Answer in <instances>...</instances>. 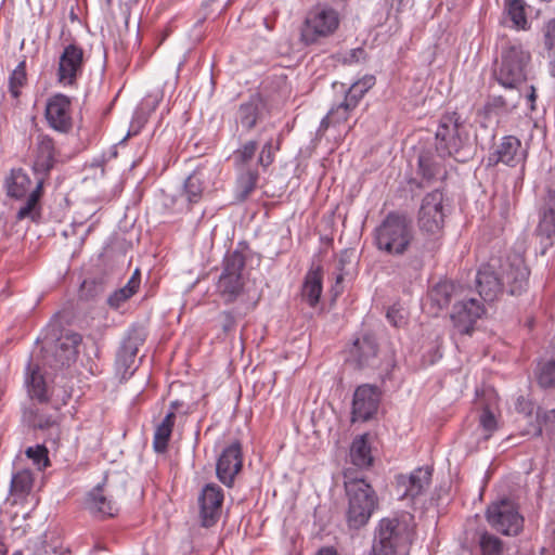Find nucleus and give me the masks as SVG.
Listing matches in <instances>:
<instances>
[{"label":"nucleus","mask_w":555,"mask_h":555,"mask_svg":"<svg viewBox=\"0 0 555 555\" xmlns=\"http://www.w3.org/2000/svg\"><path fill=\"white\" fill-rule=\"evenodd\" d=\"M55 164L56 149L53 139L48 134H38L31 153V169L36 176V185L27 201L16 211V221L25 219L36 223L40 221L42 210L40 199L43 194V184Z\"/></svg>","instance_id":"1"},{"label":"nucleus","mask_w":555,"mask_h":555,"mask_svg":"<svg viewBox=\"0 0 555 555\" xmlns=\"http://www.w3.org/2000/svg\"><path fill=\"white\" fill-rule=\"evenodd\" d=\"M376 248L389 256L401 257L412 247L415 232L412 221L403 214L391 211L374 230Z\"/></svg>","instance_id":"2"},{"label":"nucleus","mask_w":555,"mask_h":555,"mask_svg":"<svg viewBox=\"0 0 555 555\" xmlns=\"http://www.w3.org/2000/svg\"><path fill=\"white\" fill-rule=\"evenodd\" d=\"M470 146L469 127L457 112L441 116L436 131V150L441 157H457Z\"/></svg>","instance_id":"3"},{"label":"nucleus","mask_w":555,"mask_h":555,"mask_svg":"<svg viewBox=\"0 0 555 555\" xmlns=\"http://www.w3.org/2000/svg\"><path fill=\"white\" fill-rule=\"evenodd\" d=\"M531 55L519 42H508L503 47L501 61L494 70L498 82L504 88L514 89L522 83L528 74Z\"/></svg>","instance_id":"4"},{"label":"nucleus","mask_w":555,"mask_h":555,"mask_svg":"<svg viewBox=\"0 0 555 555\" xmlns=\"http://www.w3.org/2000/svg\"><path fill=\"white\" fill-rule=\"evenodd\" d=\"M411 537V530L404 521L397 518H383L375 530L374 554L405 555Z\"/></svg>","instance_id":"5"},{"label":"nucleus","mask_w":555,"mask_h":555,"mask_svg":"<svg viewBox=\"0 0 555 555\" xmlns=\"http://www.w3.org/2000/svg\"><path fill=\"white\" fill-rule=\"evenodd\" d=\"M345 488L349 498V525L354 528L364 526L377 505L375 491L362 478L347 479Z\"/></svg>","instance_id":"6"},{"label":"nucleus","mask_w":555,"mask_h":555,"mask_svg":"<svg viewBox=\"0 0 555 555\" xmlns=\"http://www.w3.org/2000/svg\"><path fill=\"white\" fill-rule=\"evenodd\" d=\"M339 25L338 13L328 7L318 5L311 10L300 30L301 41L309 46L335 33Z\"/></svg>","instance_id":"7"},{"label":"nucleus","mask_w":555,"mask_h":555,"mask_svg":"<svg viewBox=\"0 0 555 555\" xmlns=\"http://www.w3.org/2000/svg\"><path fill=\"white\" fill-rule=\"evenodd\" d=\"M244 267L245 257L241 251L234 250L225 255L223 270L217 283V291L225 304L233 302L242 293Z\"/></svg>","instance_id":"8"},{"label":"nucleus","mask_w":555,"mask_h":555,"mask_svg":"<svg viewBox=\"0 0 555 555\" xmlns=\"http://www.w3.org/2000/svg\"><path fill=\"white\" fill-rule=\"evenodd\" d=\"M487 520L492 528L505 535H517L524 527V517L509 499H502L487 508Z\"/></svg>","instance_id":"9"},{"label":"nucleus","mask_w":555,"mask_h":555,"mask_svg":"<svg viewBox=\"0 0 555 555\" xmlns=\"http://www.w3.org/2000/svg\"><path fill=\"white\" fill-rule=\"evenodd\" d=\"M499 274L504 287L511 295H519L528 287L530 271L524 256L520 254H508L502 259Z\"/></svg>","instance_id":"10"},{"label":"nucleus","mask_w":555,"mask_h":555,"mask_svg":"<svg viewBox=\"0 0 555 555\" xmlns=\"http://www.w3.org/2000/svg\"><path fill=\"white\" fill-rule=\"evenodd\" d=\"M85 66V51L75 43L64 47L57 64L56 81L62 87H74Z\"/></svg>","instance_id":"11"},{"label":"nucleus","mask_w":555,"mask_h":555,"mask_svg":"<svg viewBox=\"0 0 555 555\" xmlns=\"http://www.w3.org/2000/svg\"><path fill=\"white\" fill-rule=\"evenodd\" d=\"M81 335L74 332H67L61 335L51 346L44 341V348L50 353L47 357V363L55 369H62L70 365L78 354V346L81 343Z\"/></svg>","instance_id":"12"},{"label":"nucleus","mask_w":555,"mask_h":555,"mask_svg":"<svg viewBox=\"0 0 555 555\" xmlns=\"http://www.w3.org/2000/svg\"><path fill=\"white\" fill-rule=\"evenodd\" d=\"M44 117L54 131L68 133L73 129L72 99L63 93H55L48 98Z\"/></svg>","instance_id":"13"},{"label":"nucleus","mask_w":555,"mask_h":555,"mask_svg":"<svg viewBox=\"0 0 555 555\" xmlns=\"http://www.w3.org/2000/svg\"><path fill=\"white\" fill-rule=\"evenodd\" d=\"M444 207L442 192L435 190L425 195L418 211V224L422 231L439 232L444 223Z\"/></svg>","instance_id":"14"},{"label":"nucleus","mask_w":555,"mask_h":555,"mask_svg":"<svg viewBox=\"0 0 555 555\" xmlns=\"http://www.w3.org/2000/svg\"><path fill=\"white\" fill-rule=\"evenodd\" d=\"M382 392L377 386L363 384L357 387L352 400V422H366L378 410Z\"/></svg>","instance_id":"15"},{"label":"nucleus","mask_w":555,"mask_h":555,"mask_svg":"<svg viewBox=\"0 0 555 555\" xmlns=\"http://www.w3.org/2000/svg\"><path fill=\"white\" fill-rule=\"evenodd\" d=\"M223 490L215 483L206 485L199 496V517L203 527L209 528L219 520L223 504Z\"/></svg>","instance_id":"16"},{"label":"nucleus","mask_w":555,"mask_h":555,"mask_svg":"<svg viewBox=\"0 0 555 555\" xmlns=\"http://www.w3.org/2000/svg\"><path fill=\"white\" fill-rule=\"evenodd\" d=\"M483 313L485 308L478 299L463 298L454 304L451 320L460 334H470Z\"/></svg>","instance_id":"17"},{"label":"nucleus","mask_w":555,"mask_h":555,"mask_svg":"<svg viewBox=\"0 0 555 555\" xmlns=\"http://www.w3.org/2000/svg\"><path fill=\"white\" fill-rule=\"evenodd\" d=\"M242 446L238 441L232 442L224 448L218 457L216 473L218 479L228 487H231L234 477L242 468Z\"/></svg>","instance_id":"18"},{"label":"nucleus","mask_w":555,"mask_h":555,"mask_svg":"<svg viewBox=\"0 0 555 555\" xmlns=\"http://www.w3.org/2000/svg\"><path fill=\"white\" fill-rule=\"evenodd\" d=\"M526 151L521 147L520 140L515 135H505L500 144L488 156V166L502 163L509 167L521 164L526 158Z\"/></svg>","instance_id":"19"},{"label":"nucleus","mask_w":555,"mask_h":555,"mask_svg":"<svg viewBox=\"0 0 555 555\" xmlns=\"http://www.w3.org/2000/svg\"><path fill=\"white\" fill-rule=\"evenodd\" d=\"M433 469L429 466L418 467L409 476L398 478V490L401 492V499H411L422 495L429 487Z\"/></svg>","instance_id":"20"},{"label":"nucleus","mask_w":555,"mask_h":555,"mask_svg":"<svg viewBox=\"0 0 555 555\" xmlns=\"http://www.w3.org/2000/svg\"><path fill=\"white\" fill-rule=\"evenodd\" d=\"M22 418L28 426L40 430H53L59 437L60 414L56 410L53 413H46L43 409L30 402L23 408Z\"/></svg>","instance_id":"21"},{"label":"nucleus","mask_w":555,"mask_h":555,"mask_svg":"<svg viewBox=\"0 0 555 555\" xmlns=\"http://www.w3.org/2000/svg\"><path fill=\"white\" fill-rule=\"evenodd\" d=\"M86 507L98 518L114 517L118 513L116 502L106 493L103 485L96 486L88 493Z\"/></svg>","instance_id":"22"},{"label":"nucleus","mask_w":555,"mask_h":555,"mask_svg":"<svg viewBox=\"0 0 555 555\" xmlns=\"http://www.w3.org/2000/svg\"><path fill=\"white\" fill-rule=\"evenodd\" d=\"M476 287L485 301H493L503 291L504 285L499 272L491 264L482 266L476 274Z\"/></svg>","instance_id":"23"},{"label":"nucleus","mask_w":555,"mask_h":555,"mask_svg":"<svg viewBox=\"0 0 555 555\" xmlns=\"http://www.w3.org/2000/svg\"><path fill=\"white\" fill-rule=\"evenodd\" d=\"M264 111V101L259 94H254L238 106L235 120L246 131H250L262 119Z\"/></svg>","instance_id":"24"},{"label":"nucleus","mask_w":555,"mask_h":555,"mask_svg":"<svg viewBox=\"0 0 555 555\" xmlns=\"http://www.w3.org/2000/svg\"><path fill=\"white\" fill-rule=\"evenodd\" d=\"M31 186L33 181L23 168H12L3 181L7 196L17 201L27 198L34 190Z\"/></svg>","instance_id":"25"},{"label":"nucleus","mask_w":555,"mask_h":555,"mask_svg":"<svg viewBox=\"0 0 555 555\" xmlns=\"http://www.w3.org/2000/svg\"><path fill=\"white\" fill-rule=\"evenodd\" d=\"M25 385L29 398L38 403H47L50 399L46 379L38 364L28 363L26 369Z\"/></svg>","instance_id":"26"},{"label":"nucleus","mask_w":555,"mask_h":555,"mask_svg":"<svg viewBox=\"0 0 555 555\" xmlns=\"http://www.w3.org/2000/svg\"><path fill=\"white\" fill-rule=\"evenodd\" d=\"M377 354V344L373 336L363 335L357 338L349 348V360L358 367H364L371 364Z\"/></svg>","instance_id":"27"},{"label":"nucleus","mask_w":555,"mask_h":555,"mask_svg":"<svg viewBox=\"0 0 555 555\" xmlns=\"http://www.w3.org/2000/svg\"><path fill=\"white\" fill-rule=\"evenodd\" d=\"M323 274L321 267L310 269L301 288V296L310 307H315L322 294Z\"/></svg>","instance_id":"28"},{"label":"nucleus","mask_w":555,"mask_h":555,"mask_svg":"<svg viewBox=\"0 0 555 555\" xmlns=\"http://www.w3.org/2000/svg\"><path fill=\"white\" fill-rule=\"evenodd\" d=\"M207 175L203 168H196L185 180L182 195L189 204H196L201 201L206 188Z\"/></svg>","instance_id":"29"},{"label":"nucleus","mask_w":555,"mask_h":555,"mask_svg":"<svg viewBox=\"0 0 555 555\" xmlns=\"http://www.w3.org/2000/svg\"><path fill=\"white\" fill-rule=\"evenodd\" d=\"M527 3L525 0H503L504 14L509 18L517 30H526L530 27L527 17Z\"/></svg>","instance_id":"30"},{"label":"nucleus","mask_w":555,"mask_h":555,"mask_svg":"<svg viewBox=\"0 0 555 555\" xmlns=\"http://www.w3.org/2000/svg\"><path fill=\"white\" fill-rule=\"evenodd\" d=\"M537 231L541 235H555V191L548 190L544 197L542 216Z\"/></svg>","instance_id":"31"},{"label":"nucleus","mask_w":555,"mask_h":555,"mask_svg":"<svg viewBox=\"0 0 555 555\" xmlns=\"http://www.w3.org/2000/svg\"><path fill=\"white\" fill-rule=\"evenodd\" d=\"M238 171L235 184V198L244 202L256 189L259 173L256 168H242Z\"/></svg>","instance_id":"32"},{"label":"nucleus","mask_w":555,"mask_h":555,"mask_svg":"<svg viewBox=\"0 0 555 555\" xmlns=\"http://www.w3.org/2000/svg\"><path fill=\"white\" fill-rule=\"evenodd\" d=\"M138 345L139 343L135 339L129 337L118 350L116 366L124 375L132 374L134 371L133 365L138 353Z\"/></svg>","instance_id":"33"},{"label":"nucleus","mask_w":555,"mask_h":555,"mask_svg":"<svg viewBox=\"0 0 555 555\" xmlns=\"http://www.w3.org/2000/svg\"><path fill=\"white\" fill-rule=\"evenodd\" d=\"M141 283V274L135 269L127 284L109 295L107 304L114 309H118L124 302L130 299L139 289Z\"/></svg>","instance_id":"34"},{"label":"nucleus","mask_w":555,"mask_h":555,"mask_svg":"<svg viewBox=\"0 0 555 555\" xmlns=\"http://www.w3.org/2000/svg\"><path fill=\"white\" fill-rule=\"evenodd\" d=\"M418 171L427 182L444 176L441 162L429 152L420 155Z\"/></svg>","instance_id":"35"},{"label":"nucleus","mask_w":555,"mask_h":555,"mask_svg":"<svg viewBox=\"0 0 555 555\" xmlns=\"http://www.w3.org/2000/svg\"><path fill=\"white\" fill-rule=\"evenodd\" d=\"M350 459L358 467H369L372 464L371 448L365 436L357 437L350 448Z\"/></svg>","instance_id":"36"},{"label":"nucleus","mask_w":555,"mask_h":555,"mask_svg":"<svg viewBox=\"0 0 555 555\" xmlns=\"http://www.w3.org/2000/svg\"><path fill=\"white\" fill-rule=\"evenodd\" d=\"M376 82V78L373 75H365L361 79L353 82L349 89L346 91L345 100L351 104V106L357 107L365 95V93L373 88Z\"/></svg>","instance_id":"37"},{"label":"nucleus","mask_w":555,"mask_h":555,"mask_svg":"<svg viewBox=\"0 0 555 555\" xmlns=\"http://www.w3.org/2000/svg\"><path fill=\"white\" fill-rule=\"evenodd\" d=\"M354 108V106H351V104L344 99L338 104L332 106L327 115L322 119L321 127L327 128L346 122Z\"/></svg>","instance_id":"38"},{"label":"nucleus","mask_w":555,"mask_h":555,"mask_svg":"<svg viewBox=\"0 0 555 555\" xmlns=\"http://www.w3.org/2000/svg\"><path fill=\"white\" fill-rule=\"evenodd\" d=\"M34 486V475L29 469H22L13 474L11 478L10 491L17 498L28 495Z\"/></svg>","instance_id":"39"},{"label":"nucleus","mask_w":555,"mask_h":555,"mask_svg":"<svg viewBox=\"0 0 555 555\" xmlns=\"http://www.w3.org/2000/svg\"><path fill=\"white\" fill-rule=\"evenodd\" d=\"M257 147V141L249 140L235 150L232 154V160L235 168H248L247 165L254 159Z\"/></svg>","instance_id":"40"},{"label":"nucleus","mask_w":555,"mask_h":555,"mask_svg":"<svg viewBox=\"0 0 555 555\" xmlns=\"http://www.w3.org/2000/svg\"><path fill=\"white\" fill-rule=\"evenodd\" d=\"M478 546L481 555H502L504 552L503 541L487 531L480 533Z\"/></svg>","instance_id":"41"},{"label":"nucleus","mask_w":555,"mask_h":555,"mask_svg":"<svg viewBox=\"0 0 555 555\" xmlns=\"http://www.w3.org/2000/svg\"><path fill=\"white\" fill-rule=\"evenodd\" d=\"M26 61H21L9 77V92L14 99L21 95V89L26 85Z\"/></svg>","instance_id":"42"},{"label":"nucleus","mask_w":555,"mask_h":555,"mask_svg":"<svg viewBox=\"0 0 555 555\" xmlns=\"http://www.w3.org/2000/svg\"><path fill=\"white\" fill-rule=\"evenodd\" d=\"M455 292V285L452 282L438 283L430 292L431 299L440 307H447L451 302Z\"/></svg>","instance_id":"43"},{"label":"nucleus","mask_w":555,"mask_h":555,"mask_svg":"<svg viewBox=\"0 0 555 555\" xmlns=\"http://www.w3.org/2000/svg\"><path fill=\"white\" fill-rule=\"evenodd\" d=\"M354 250L353 249H345L343 250L337 260V275H336V284H339L345 276L350 274L351 266L354 261Z\"/></svg>","instance_id":"44"},{"label":"nucleus","mask_w":555,"mask_h":555,"mask_svg":"<svg viewBox=\"0 0 555 555\" xmlns=\"http://www.w3.org/2000/svg\"><path fill=\"white\" fill-rule=\"evenodd\" d=\"M538 382L543 388L555 386V358L540 364Z\"/></svg>","instance_id":"45"},{"label":"nucleus","mask_w":555,"mask_h":555,"mask_svg":"<svg viewBox=\"0 0 555 555\" xmlns=\"http://www.w3.org/2000/svg\"><path fill=\"white\" fill-rule=\"evenodd\" d=\"M172 429L165 425L158 424L156 426L153 439V448L157 453H164L167 450Z\"/></svg>","instance_id":"46"},{"label":"nucleus","mask_w":555,"mask_h":555,"mask_svg":"<svg viewBox=\"0 0 555 555\" xmlns=\"http://www.w3.org/2000/svg\"><path fill=\"white\" fill-rule=\"evenodd\" d=\"M26 455L34 462L38 469H44L50 465L48 450L44 446L37 444L29 447L26 450Z\"/></svg>","instance_id":"47"},{"label":"nucleus","mask_w":555,"mask_h":555,"mask_svg":"<svg viewBox=\"0 0 555 555\" xmlns=\"http://www.w3.org/2000/svg\"><path fill=\"white\" fill-rule=\"evenodd\" d=\"M279 149H280L279 143L274 147L272 139L268 140L263 144V146L260 151V154L258 157V164L260 166H262L263 168L269 167L274 162V150L278 151Z\"/></svg>","instance_id":"48"},{"label":"nucleus","mask_w":555,"mask_h":555,"mask_svg":"<svg viewBox=\"0 0 555 555\" xmlns=\"http://www.w3.org/2000/svg\"><path fill=\"white\" fill-rule=\"evenodd\" d=\"M480 426L487 433L485 436L488 439L492 433L496 429V420L494 414L489 410V408H485L479 417Z\"/></svg>","instance_id":"49"},{"label":"nucleus","mask_w":555,"mask_h":555,"mask_svg":"<svg viewBox=\"0 0 555 555\" xmlns=\"http://www.w3.org/2000/svg\"><path fill=\"white\" fill-rule=\"evenodd\" d=\"M365 59H366L365 50L363 48H356V49H351L350 51L345 53L341 56L340 61L344 64L351 65V64L364 61Z\"/></svg>","instance_id":"50"},{"label":"nucleus","mask_w":555,"mask_h":555,"mask_svg":"<svg viewBox=\"0 0 555 555\" xmlns=\"http://www.w3.org/2000/svg\"><path fill=\"white\" fill-rule=\"evenodd\" d=\"M544 46L548 51L555 50V18L548 21L544 27Z\"/></svg>","instance_id":"51"},{"label":"nucleus","mask_w":555,"mask_h":555,"mask_svg":"<svg viewBox=\"0 0 555 555\" xmlns=\"http://www.w3.org/2000/svg\"><path fill=\"white\" fill-rule=\"evenodd\" d=\"M386 317L387 320L396 327H399L404 323L402 313L395 307L388 309Z\"/></svg>","instance_id":"52"},{"label":"nucleus","mask_w":555,"mask_h":555,"mask_svg":"<svg viewBox=\"0 0 555 555\" xmlns=\"http://www.w3.org/2000/svg\"><path fill=\"white\" fill-rule=\"evenodd\" d=\"M221 325L224 332H229L235 326V318L229 311H224L220 314Z\"/></svg>","instance_id":"53"},{"label":"nucleus","mask_w":555,"mask_h":555,"mask_svg":"<svg viewBox=\"0 0 555 555\" xmlns=\"http://www.w3.org/2000/svg\"><path fill=\"white\" fill-rule=\"evenodd\" d=\"M516 409L520 412L526 413L527 416H530L531 411H532V405L524 397H518L517 401H516Z\"/></svg>","instance_id":"54"},{"label":"nucleus","mask_w":555,"mask_h":555,"mask_svg":"<svg viewBox=\"0 0 555 555\" xmlns=\"http://www.w3.org/2000/svg\"><path fill=\"white\" fill-rule=\"evenodd\" d=\"M184 406L183 402L179 400L171 401L169 404V411H173V414L181 413L183 415H186L190 413V409L185 408L184 410H181Z\"/></svg>","instance_id":"55"},{"label":"nucleus","mask_w":555,"mask_h":555,"mask_svg":"<svg viewBox=\"0 0 555 555\" xmlns=\"http://www.w3.org/2000/svg\"><path fill=\"white\" fill-rule=\"evenodd\" d=\"M176 415L173 411H168L163 421L159 423L160 425H165L168 428L172 429L175 425Z\"/></svg>","instance_id":"56"},{"label":"nucleus","mask_w":555,"mask_h":555,"mask_svg":"<svg viewBox=\"0 0 555 555\" xmlns=\"http://www.w3.org/2000/svg\"><path fill=\"white\" fill-rule=\"evenodd\" d=\"M526 434L534 436V437H539L542 434V427L539 423H537L535 425L532 426V429H528L526 431Z\"/></svg>","instance_id":"57"},{"label":"nucleus","mask_w":555,"mask_h":555,"mask_svg":"<svg viewBox=\"0 0 555 555\" xmlns=\"http://www.w3.org/2000/svg\"><path fill=\"white\" fill-rule=\"evenodd\" d=\"M317 555H338V553L333 547H323Z\"/></svg>","instance_id":"58"},{"label":"nucleus","mask_w":555,"mask_h":555,"mask_svg":"<svg viewBox=\"0 0 555 555\" xmlns=\"http://www.w3.org/2000/svg\"><path fill=\"white\" fill-rule=\"evenodd\" d=\"M530 88H531V91L527 95V100L532 104L535 101V90L532 86Z\"/></svg>","instance_id":"59"},{"label":"nucleus","mask_w":555,"mask_h":555,"mask_svg":"<svg viewBox=\"0 0 555 555\" xmlns=\"http://www.w3.org/2000/svg\"><path fill=\"white\" fill-rule=\"evenodd\" d=\"M7 553H8V547L4 544V542L0 540V555H7Z\"/></svg>","instance_id":"60"},{"label":"nucleus","mask_w":555,"mask_h":555,"mask_svg":"<svg viewBox=\"0 0 555 555\" xmlns=\"http://www.w3.org/2000/svg\"><path fill=\"white\" fill-rule=\"evenodd\" d=\"M12 555H23V552H22V551H20V550H17V551L13 552V554H12Z\"/></svg>","instance_id":"61"},{"label":"nucleus","mask_w":555,"mask_h":555,"mask_svg":"<svg viewBox=\"0 0 555 555\" xmlns=\"http://www.w3.org/2000/svg\"><path fill=\"white\" fill-rule=\"evenodd\" d=\"M462 154H464V152H462L460 155H457V157H455L456 159H460V156H462ZM461 162H464V158H461Z\"/></svg>","instance_id":"62"},{"label":"nucleus","mask_w":555,"mask_h":555,"mask_svg":"<svg viewBox=\"0 0 555 555\" xmlns=\"http://www.w3.org/2000/svg\"><path fill=\"white\" fill-rule=\"evenodd\" d=\"M554 415H555V411H553Z\"/></svg>","instance_id":"63"}]
</instances>
